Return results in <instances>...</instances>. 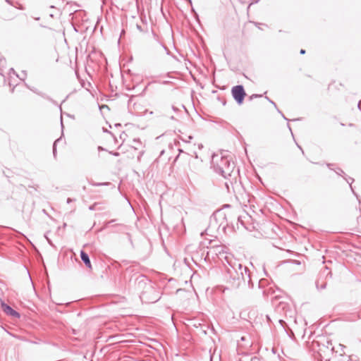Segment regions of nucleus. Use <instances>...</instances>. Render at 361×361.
<instances>
[{
    "label": "nucleus",
    "mask_w": 361,
    "mask_h": 361,
    "mask_svg": "<svg viewBox=\"0 0 361 361\" xmlns=\"http://www.w3.org/2000/svg\"><path fill=\"white\" fill-rule=\"evenodd\" d=\"M10 72L13 73V74H15V71L13 70V68H10Z\"/></svg>",
    "instance_id": "2f4dec72"
},
{
    "label": "nucleus",
    "mask_w": 361,
    "mask_h": 361,
    "mask_svg": "<svg viewBox=\"0 0 361 361\" xmlns=\"http://www.w3.org/2000/svg\"><path fill=\"white\" fill-rule=\"evenodd\" d=\"M140 297L146 303H154L160 299L159 292L151 284L145 286Z\"/></svg>",
    "instance_id": "20e7f679"
},
{
    "label": "nucleus",
    "mask_w": 361,
    "mask_h": 361,
    "mask_svg": "<svg viewBox=\"0 0 361 361\" xmlns=\"http://www.w3.org/2000/svg\"><path fill=\"white\" fill-rule=\"evenodd\" d=\"M5 1L16 8H18L20 10H24L23 6L18 2L14 4L11 0H5Z\"/></svg>",
    "instance_id": "9b49d317"
},
{
    "label": "nucleus",
    "mask_w": 361,
    "mask_h": 361,
    "mask_svg": "<svg viewBox=\"0 0 361 361\" xmlns=\"http://www.w3.org/2000/svg\"><path fill=\"white\" fill-rule=\"evenodd\" d=\"M328 345L326 347L324 345H322V346H320V344L318 341H313L312 342V348L313 350H315L316 346L319 348L317 350V353L319 357L322 359H325L326 361H329V359L326 357V351H333L334 350V348L332 346V343L331 342H327Z\"/></svg>",
    "instance_id": "39448f33"
},
{
    "label": "nucleus",
    "mask_w": 361,
    "mask_h": 361,
    "mask_svg": "<svg viewBox=\"0 0 361 361\" xmlns=\"http://www.w3.org/2000/svg\"><path fill=\"white\" fill-rule=\"evenodd\" d=\"M296 145H297V147L300 149V150L302 151L301 147L300 145H298V144H296ZM302 152L303 153V152Z\"/></svg>",
    "instance_id": "72a5a7b5"
},
{
    "label": "nucleus",
    "mask_w": 361,
    "mask_h": 361,
    "mask_svg": "<svg viewBox=\"0 0 361 361\" xmlns=\"http://www.w3.org/2000/svg\"><path fill=\"white\" fill-rule=\"evenodd\" d=\"M80 257H81L82 260L86 265V267H88L89 269H91L92 265H91V262L90 260V257H89L88 255L84 252L83 250H81V251H80Z\"/></svg>",
    "instance_id": "1a4fd4ad"
},
{
    "label": "nucleus",
    "mask_w": 361,
    "mask_h": 361,
    "mask_svg": "<svg viewBox=\"0 0 361 361\" xmlns=\"http://www.w3.org/2000/svg\"><path fill=\"white\" fill-rule=\"evenodd\" d=\"M262 97V95H261V94H252V95L250 97V98H251V99H252V98H257V97Z\"/></svg>",
    "instance_id": "4be33fe9"
},
{
    "label": "nucleus",
    "mask_w": 361,
    "mask_h": 361,
    "mask_svg": "<svg viewBox=\"0 0 361 361\" xmlns=\"http://www.w3.org/2000/svg\"><path fill=\"white\" fill-rule=\"evenodd\" d=\"M277 111H278L279 114H281V111L279 109H277Z\"/></svg>",
    "instance_id": "de8ad7c7"
},
{
    "label": "nucleus",
    "mask_w": 361,
    "mask_h": 361,
    "mask_svg": "<svg viewBox=\"0 0 361 361\" xmlns=\"http://www.w3.org/2000/svg\"><path fill=\"white\" fill-rule=\"evenodd\" d=\"M115 221H116V219H111V220H110L109 221L105 222L104 226H103V227L101 228L99 230V231H103L104 229H106V228H109L111 226V224H113ZM111 227L112 228H118V231H121L122 228L125 227V226L123 225V224H115V225H112Z\"/></svg>",
    "instance_id": "6e6552de"
},
{
    "label": "nucleus",
    "mask_w": 361,
    "mask_h": 361,
    "mask_svg": "<svg viewBox=\"0 0 361 361\" xmlns=\"http://www.w3.org/2000/svg\"><path fill=\"white\" fill-rule=\"evenodd\" d=\"M60 139L61 138L56 140L53 145V155L54 157H56V144L58 142H59Z\"/></svg>",
    "instance_id": "f8f14e48"
},
{
    "label": "nucleus",
    "mask_w": 361,
    "mask_h": 361,
    "mask_svg": "<svg viewBox=\"0 0 361 361\" xmlns=\"http://www.w3.org/2000/svg\"><path fill=\"white\" fill-rule=\"evenodd\" d=\"M0 75L3 76L2 71L0 69Z\"/></svg>",
    "instance_id": "79ce46f5"
},
{
    "label": "nucleus",
    "mask_w": 361,
    "mask_h": 361,
    "mask_svg": "<svg viewBox=\"0 0 361 361\" xmlns=\"http://www.w3.org/2000/svg\"><path fill=\"white\" fill-rule=\"evenodd\" d=\"M279 322L281 324V325L286 328L285 325L286 324L285 322H283L282 319L279 320Z\"/></svg>",
    "instance_id": "5701e85b"
},
{
    "label": "nucleus",
    "mask_w": 361,
    "mask_h": 361,
    "mask_svg": "<svg viewBox=\"0 0 361 361\" xmlns=\"http://www.w3.org/2000/svg\"><path fill=\"white\" fill-rule=\"evenodd\" d=\"M339 347L341 348V350L343 351V348H345L344 345H341V344H339Z\"/></svg>",
    "instance_id": "7c9ffc66"
},
{
    "label": "nucleus",
    "mask_w": 361,
    "mask_h": 361,
    "mask_svg": "<svg viewBox=\"0 0 361 361\" xmlns=\"http://www.w3.org/2000/svg\"><path fill=\"white\" fill-rule=\"evenodd\" d=\"M346 181L349 183L350 188H352L351 184L354 181V179L352 178H349L348 179H346Z\"/></svg>",
    "instance_id": "aec40b11"
},
{
    "label": "nucleus",
    "mask_w": 361,
    "mask_h": 361,
    "mask_svg": "<svg viewBox=\"0 0 361 361\" xmlns=\"http://www.w3.org/2000/svg\"><path fill=\"white\" fill-rule=\"evenodd\" d=\"M224 254V252H219V255H223Z\"/></svg>",
    "instance_id": "e433bc0d"
},
{
    "label": "nucleus",
    "mask_w": 361,
    "mask_h": 361,
    "mask_svg": "<svg viewBox=\"0 0 361 361\" xmlns=\"http://www.w3.org/2000/svg\"><path fill=\"white\" fill-rule=\"evenodd\" d=\"M170 118H171V119H174L175 118L173 116H171Z\"/></svg>",
    "instance_id": "37998d69"
},
{
    "label": "nucleus",
    "mask_w": 361,
    "mask_h": 361,
    "mask_svg": "<svg viewBox=\"0 0 361 361\" xmlns=\"http://www.w3.org/2000/svg\"><path fill=\"white\" fill-rule=\"evenodd\" d=\"M193 137L191 135L187 136L185 137H181L180 139L185 142H190V140H192Z\"/></svg>",
    "instance_id": "2eb2a0df"
},
{
    "label": "nucleus",
    "mask_w": 361,
    "mask_h": 361,
    "mask_svg": "<svg viewBox=\"0 0 361 361\" xmlns=\"http://www.w3.org/2000/svg\"><path fill=\"white\" fill-rule=\"evenodd\" d=\"M335 171L338 175H341L342 173H344L343 171L341 169H337V170H336Z\"/></svg>",
    "instance_id": "6ab92c4d"
},
{
    "label": "nucleus",
    "mask_w": 361,
    "mask_h": 361,
    "mask_svg": "<svg viewBox=\"0 0 361 361\" xmlns=\"http://www.w3.org/2000/svg\"><path fill=\"white\" fill-rule=\"evenodd\" d=\"M241 4H245V1L243 0H238Z\"/></svg>",
    "instance_id": "f704fd0d"
},
{
    "label": "nucleus",
    "mask_w": 361,
    "mask_h": 361,
    "mask_svg": "<svg viewBox=\"0 0 361 361\" xmlns=\"http://www.w3.org/2000/svg\"><path fill=\"white\" fill-rule=\"evenodd\" d=\"M1 307H2V310H4V312L6 314L10 315V316H13V317H17V318L20 317V314L18 312H16V310H14L9 305H6V304L3 302L1 304Z\"/></svg>",
    "instance_id": "0eeeda50"
},
{
    "label": "nucleus",
    "mask_w": 361,
    "mask_h": 361,
    "mask_svg": "<svg viewBox=\"0 0 361 361\" xmlns=\"http://www.w3.org/2000/svg\"><path fill=\"white\" fill-rule=\"evenodd\" d=\"M277 111H278L279 114H281V111L279 109H277Z\"/></svg>",
    "instance_id": "49530a36"
},
{
    "label": "nucleus",
    "mask_w": 361,
    "mask_h": 361,
    "mask_svg": "<svg viewBox=\"0 0 361 361\" xmlns=\"http://www.w3.org/2000/svg\"><path fill=\"white\" fill-rule=\"evenodd\" d=\"M225 219V215L219 216V220L224 221ZM219 219L216 216L213 219H211L210 224L204 231L200 233L201 240L200 241V248H219L220 247H224L221 244V242L217 239L216 236L214 235L212 233L214 228L217 227V230L221 229L222 231H225L227 224H224L221 221L219 225Z\"/></svg>",
    "instance_id": "f257e3e1"
},
{
    "label": "nucleus",
    "mask_w": 361,
    "mask_h": 361,
    "mask_svg": "<svg viewBox=\"0 0 361 361\" xmlns=\"http://www.w3.org/2000/svg\"><path fill=\"white\" fill-rule=\"evenodd\" d=\"M274 247H275V248H277V249H279V248H280L279 246H276V245H274Z\"/></svg>",
    "instance_id": "ea45409f"
},
{
    "label": "nucleus",
    "mask_w": 361,
    "mask_h": 361,
    "mask_svg": "<svg viewBox=\"0 0 361 361\" xmlns=\"http://www.w3.org/2000/svg\"><path fill=\"white\" fill-rule=\"evenodd\" d=\"M326 283H322L321 284V286H319V282L317 283V288H320V289H324L326 288Z\"/></svg>",
    "instance_id": "dca6fc26"
},
{
    "label": "nucleus",
    "mask_w": 361,
    "mask_h": 361,
    "mask_svg": "<svg viewBox=\"0 0 361 361\" xmlns=\"http://www.w3.org/2000/svg\"><path fill=\"white\" fill-rule=\"evenodd\" d=\"M99 203H94L89 207L90 210H97V209H102V208H97Z\"/></svg>",
    "instance_id": "4468645a"
},
{
    "label": "nucleus",
    "mask_w": 361,
    "mask_h": 361,
    "mask_svg": "<svg viewBox=\"0 0 361 361\" xmlns=\"http://www.w3.org/2000/svg\"><path fill=\"white\" fill-rule=\"evenodd\" d=\"M267 99H268V100H269V102H271V104H272L275 107H276V104H275L273 101L270 100L268 97H267Z\"/></svg>",
    "instance_id": "393cba45"
},
{
    "label": "nucleus",
    "mask_w": 361,
    "mask_h": 361,
    "mask_svg": "<svg viewBox=\"0 0 361 361\" xmlns=\"http://www.w3.org/2000/svg\"><path fill=\"white\" fill-rule=\"evenodd\" d=\"M326 165H327V166H328L329 168H330V166H331V164H327Z\"/></svg>",
    "instance_id": "a19ab883"
},
{
    "label": "nucleus",
    "mask_w": 361,
    "mask_h": 361,
    "mask_svg": "<svg viewBox=\"0 0 361 361\" xmlns=\"http://www.w3.org/2000/svg\"><path fill=\"white\" fill-rule=\"evenodd\" d=\"M172 109L174 111H178V109L174 106H172Z\"/></svg>",
    "instance_id": "c85d7f7f"
},
{
    "label": "nucleus",
    "mask_w": 361,
    "mask_h": 361,
    "mask_svg": "<svg viewBox=\"0 0 361 361\" xmlns=\"http://www.w3.org/2000/svg\"><path fill=\"white\" fill-rule=\"evenodd\" d=\"M89 183L90 185L94 186H99V185H109V183H94L92 180H89Z\"/></svg>",
    "instance_id": "ddd939ff"
},
{
    "label": "nucleus",
    "mask_w": 361,
    "mask_h": 361,
    "mask_svg": "<svg viewBox=\"0 0 361 361\" xmlns=\"http://www.w3.org/2000/svg\"><path fill=\"white\" fill-rule=\"evenodd\" d=\"M209 255H210V252H207L206 257H209Z\"/></svg>",
    "instance_id": "473e14b6"
},
{
    "label": "nucleus",
    "mask_w": 361,
    "mask_h": 361,
    "mask_svg": "<svg viewBox=\"0 0 361 361\" xmlns=\"http://www.w3.org/2000/svg\"><path fill=\"white\" fill-rule=\"evenodd\" d=\"M289 330H290V333L293 334V331L291 329H289Z\"/></svg>",
    "instance_id": "09e8293b"
},
{
    "label": "nucleus",
    "mask_w": 361,
    "mask_h": 361,
    "mask_svg": "<svg viewBox=\"0 0 361 361\" xmlns=\"http://www.w3.org/2000/svg\"><path fill=\"white\" fill-rule=\"evenodd\" d=\"M133 141H134V142L140 144V142L138 140H134Z\"/></svg>",
    "instance_id": "c9c22d12"
},
{
    "label": "nucleus",
    "mask_w": 361,
    "mask_h": 361,
    "mask_svg": "<svg viewBox=\"0 0 361 361\" xmlns=\"http://www.w3.org/2000/svg\"><path fill=\"white\" fill-rule=\"evenodd\" d=\"M288 127L289 130H290V132L291 133V135L293 137V130H292V129H291V128H290L289 124H288Z\"/></svg>",
    "instance_id": "b1692460"
},
{
    "label": "nucleus",
    "mask_w": 361,
    "mask_h": 361,
    "mask_svg": "<svg viewBox=\"0 0 361 361\" xmlns=\"http://www.w3.org/2000/svg\"><path fill=\"white\" fill-rule=\"evenodd\" d=\"M300 53L301 54H304L305 53V49H301V50H300Z\"/></svg>",
    "instance_id": "c756f323"
},
{
    "label": "nucleus",
    "mask_w": 361,
    "mask_h": 361,
    "mask_svg": "<svg viewBox=\"0 0 361 361\" xmlns=\"http://www.w3.org/2000/svg\"><path fill=\"white\" fill-rule=\"evenodd\" d=\"M277 111H278L279 114H281V111L279 109H277Z\"/></svg>",
    "instance_id": "c03bdc74"
},
{
    "label": "nucleus",
    "mask_w": 361,
    "mask_h": 361,
    "mask_svg": "<svg viewBox=\"0 0 361 361\" xmlns=\"http://www.w3.org/2000/svg\"><path fill=\"white\" fill-rule=\"evenodd\" d=\"M6 63L5 59H0V66H3L4 63Z\"/></svg>",
    "instance_id": "412c9836"
},
{
    "label": "nucleus",
    "mask_w": 361,
    "mask_h": 361,
    "mask_svg": "<svg viewBox=\"0 0 361 361\" xmlns=\"http://www.w3.org/2000/svg\"><path fill=\"white\" fill-rule=\"evenodd\" d=\"M357 107H358V109H360V110H361V101H360V102H358V104H357Z\"/></svg>",
    "instance_id": "cd10ccee"
},
{
    "label": "nucleus",
    "mask_w": 361,
    "mask_h": 361,
    "mask_svg": "<svg viewBox=\"0 0 361 361\" xmlns=\"http://www.w3.org/2000/svg\"><path fill=\"white\" fill-rule=\"evenodd\" d=\"M224 259L229 265L227 268V274L234 283L245 278L243 272V265L240 263L236 261L232 262L231 257L227 255L224 256Z\"/></svg>",
    "instance_id": "7ed1b4c3"
},
{
    "label": "nucleus",
    "mask_w": 361,
    "mask_h": 361,
    "mask_svg": "<svg viewBox=\"0 0 361 361\" xmlns=\"http://www.w3.org/2000/svg\"><path fill=\"white\" fill-rule=\"evenodd\" d=\"M231 94L233 99L238 104H242L246 95L244 87L241 85H235L232 87Z\"/></svg>",
    "instance_id": "423d86ee"
},
{
    "label": "nucleus",
    "mask_w": 361,
    "mask_h": 361,
    "mask_svg": "<svg viewBox=\"0 0 361 361\" xmlns=\"http://www.w3.org/2000/svg\"><path fill=\"white\" fill-rule=\"evenodd\" d=\"M294 263H295V264H298V265H300L301 264L300 261L296 260V259H295Z\"/></svg>",
    "instance_id": "a878e982"
},
{
    "label": "nucleus",
    "mask_w": 361,
    "mask_h": 361,
    "mask_svg": "<svg viewBox=\"0 0 361 361\" xmlns=\"http://www.w3.org/2000/svg\"><path fill=\"white\" fill-rule=\"evenodd\" d=\"M260 0H252V2L248 5L247 6V11H249L250 6L252 5V4H257Z\"/></svg>",
    "instance_id": "f3484780"
},
{
    "label": "nucleus",
    "mask_w": 361,
    "mask_h": 361,
    "mask_svg": "<svg viewBox=\"0 0 361 361\" xmlns=\"http://www.w3.org/2000/svg\"><path fill=\"white\" fill-rule=\"evenodd\" d=\"M243 275L245 276V278L241 279L240 280H243L244 282H245V281L250 282V276L249 269L246 267H243Z\"/></svg>",
    "instance_id": "9d476101"
},
{
    "label": "nucleus",
    "mask_w": 361,
    "mask_h": 361,
    "mask_svg": "<svg viewBox=\"0 0 361 361\" xmlns=\"http://www.w3.org/2000/svg\"><path fill=\"white\" fill-rule=\"evenodd\" d=\"M115 126H121V124L120 123H116V124H115Z\"/></svg>",
    "instance_id": "58836bf2"
},
{
    "label": "nucleus",
    "mask_w": 361,
    "mask_h": 361,
    "mask_svg": "<svg viewBox=\"0 0 361 361\" xmlns=\"http://www.w3.org/2000/svg\"><path fill=\"white\" fill-rule=\"evenodd\" d=\"M277 111H278L279 114H281V111L279 109H277Z\"/></svg>",
    "instance_id": "a18cd8bd"
},
{
    "label": "nucleus",
    "mask_w": 361,
    "mask_h": 361,
    "mask_svg": "<svg viewBox=\"0 0 361 361\" xmlns=\"http://www.w3.org/2000/svg\"><path fill=\"white\" fill-rule=\"evenodd\" d=\"M72 201H73V200H72L71 198H69V197H68V198L67 199V201H66V202H67V203H68V204H69V203H71Z\"/></svg>",
    "instance_id": "bb28decb"
},
{
    "label": "nucleus",
    "mask_w": 361,
    "mask_h": 361,
    "mask_svg": "<svg viewBox=\"0 0 361 361\" xmlns=\"http://www.w3.org/2000/svg\"><path fill=\"white\" fill-rule=\"evenodd\" d=\"M136 27H137V29L140 32H145V29H144L141 25H138V24H137V25H136Z\"/></svg>",
    "instance_id": "a211bd4d"
},
{
    "label": "nucleus",
    "mask_w": 361,
    "mask_h": 361,
    "mask_svg": "<svg viewBox=\"0 0 361 361\" xmlns=\"http://www.w3.org/2000/svg\"><path fill=\"white\" fill-rule=\"evenodd\" d=\"M66 223H64V224H63V228H66Z\"/></svg>",
    "instance_id": "4c0bfd02"
},
{
    "label": "nucleus",
    "mask_w": 361,
    "mask_h": 361,
    "mask_svg": "<svg viewBox=\"0 0 361 361\" xmlns=\"http://www.w3.org/2000/svg\"><path fill=\"white\" fill-rule=\"evenodd\" d=\"M212 166L216 173L221 174L225 178L231 176L235 169L233 161L227 157L219 154L212 156Z\"/></svg>",
    "instance_id": "f03ea898"
}]
</instances>
